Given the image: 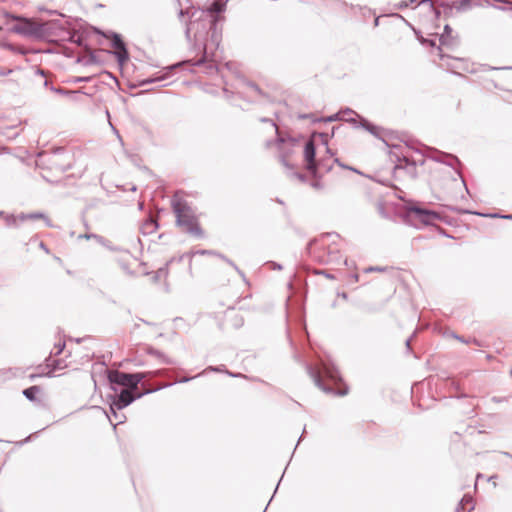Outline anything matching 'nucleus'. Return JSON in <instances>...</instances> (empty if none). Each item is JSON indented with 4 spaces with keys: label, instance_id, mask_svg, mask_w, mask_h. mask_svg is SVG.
<instances>
[{
    "label": "nucleus",
    "instance_id": "nucleus-1",
    "mask_svg": "<svg viewBox=\"0 0 512 512\" xmlns=\"http://www.w3.org/2000/svg\"><path fill=\"white\" fill-rule=\"evenodd\" d=\"M171 206L178 226L195 237L200 238L203 236V229L199 224L198 218L194 214L191 206L184 199L182 192H176L173 195Z\"/></svg>",
    "mask_w": 512,
    "mask_h": 512
},
{
    "label": "nucleus",
    "instance_id": "nucleus-2",
    "mask_svg": "<svg viewBox=\"0 0 512 512\" xmlns=\"http://www.w3.org/2000/svg\"><path fill=\"white\" fill-rule=\"evenodd\" d=\"M143 375L140 373L127 374L124 372L113 371L109 374V380L112 383H116L127 387L126 389H138V384L143 379Z\"/></svg>",
    "mask_w": 512,
    "mask_h": 512
},
{
    "label": "nucleus",
    "instance_id": "nucleus-3",
    "mask_svg": "<svg viewBox=\"0 0 512 512\" xmlns=\"http://www.w3.org/2000/svg\"><path fill=\"white\" fill-rule=\"evenodd\" d=\"M316 148L314 143V138H311L304 146L303 150V163L304 169L307 171L309 175L312 177H316L318 166L315 159Z\"/></svg>",
    "mask_w": 512,
    "mask_h": 512
},
{
    "label": "nucleus",
    "instance_id": "nucleus-4",
    "mask_svg": "<svg viewBox=\"0 0 512 512\" xmlns=\"http://www.w3.org/2000/svg\"><path fill=\"white\" fill-rule=\"evenodd\" d=\"M16 21L13 26L14 32L29 37L40 35L41 27L36 22L25 18H16Z\"/></svg>",
    "mask_w": 512,
    "mask_h": 512
},
{
    "label": "nucleus",
    "instance_id": "nucleus-5",
    "mask_svg": "<svg viewBox=\"0 0 512 512\" xmlns=\"http://www.w3.org/2000/svg\"><path fill=\"white\" fill-rule=\"evenodd\" d=\"M413 213L416 215L418 221L425 225L434 224L437 220L440 219V216L436 212L420 208H415Z\"/></svg>",
    "mask_w": 512,
    "mask_h": 512
},
{
    "label": "nucleus",
    "instance_id": "nucleus-6",
    "mask_svg": "<svg viewBox=\"0 0 512 512\" xmlns=\"http://www.w3.org/2000/svg\"><path fill=\"white\" fill-rule=\"evenodd\" d=\"M133 390L134 389H123L119 394L118 400L114 402V406L117 409H122L132 403L135 399L132 393Z\"/></svg>",
    "mask_w": 512,
    "mask_h": 512
},
{
    "label": "nucleus",
    "instance_id": "nucleus-7",
    "mask_svg": "<svg viewBox=\"0 0 512 512\" xmlns=\"http://www.w3.org/2000/svg\"><path fill=\"white\" fill-rule=\"evenodd\" d=\"M27 220H44L47 223L50 222L49 217L46 214L41 213V212H34V213H28V214L21 213L20 215H18L16 217H12V223H16L17 221L24 222Z\"/></svg>",
    "mask_w": 512,
    "mask_h": 512
},
{
    "label": "nucleus",
    "instance_id": "nucleus-8",
    "mask_svg": "<svg viewBox=\"0 0 512 512\" xmlns=\"http://www.w3.org/2000/svg\"><path fill=\"white\" fill-rule=\"evenodd\" d=\"M113 48L116 50L118 58L120 61L127 60L128 52L125 48L124 42L121 40L119 36H115L112 42Z\"/></svg>",
    "mask_w": 512,
    "mask_h": 512
},
{
    "label": "nucleus",
    "instance_id": "nucleus-9",
    "mask_svg": "<svg viewBox=\"0 0 512 512\" xmlns=\"http://www.w3.org/2000/svg\"><path fill=\"white\" fill-rule=\"evenodd\" d=\"M473 497L470 494H465L458 503L455 512L467 509V512H471L474 509Z\"/></svg>",
    "mask_w": 512,
    "mask_h": 512
},
{
    "label": "nucleus",
    "instance_id": "nucleus-10",
    "mask_svg": "<svg viewBox=\"0 0 512 512\" xmlns=\"http://www.w3.org/2000/svg\"><path fill=\"white\" fill-rule=\"evenodd\" d=\"M42 393L40 386H31L23 391L24 396L30 401H40L39 395Z\"/></svg>",
    "mask_w": 512,
    "mask_h": 512
},
{
    "label": "nucleus",
    "instance_id": "nucleus-11",
    "mask_svg": "<svg viewBox=\"0 0 512 512\" xmlns=\"http://www.w3.org/2000/svg\"><path fill=\"white\" fill-rule=\"evenodd\" d=\"M158 228V224L156 220L153 218H150L144 222L142 225V231L144 234H151L154 233Z\"/></svg>",
    "mask_w": 512,
    "mask_h": 512
},
{
    "label": "nucleus",
    "instance_id": "nucleus-12",
    "mask_svg": "<svg viewBox=\"0 0 512 512\" xmlns=\"http://www.w3.org/2000/svg\"><path fill=\"white\" fill-rule=\"evenodd\" d=\"M317 385H318L321 389H323L324 391H327V392L333 391V389H332V388L327 387L325 384H323V383H322L321 378H318V379H317Z\"/></svg>",
    "mask_w": 512,
    "mask_h": 512
},
{
    "label": "nucleus",
    "instance_id": "nucleus-13",
    "mask_svg": "<svg viewBox=\"0 0 512 512\" xmlns=\"http://www.w3.org/2000/svg\"><path fill=\"white\" fill-rule=\"evenodd\" d=\"M280 484H281V482H277V485H276V487H275V489H274V493H273L272 497L270 498V500H269V502H268V504H267V505H269V504H270V502L272 501V499H273L274 495L277 493V491H278V488H279ZM267 507H268V506H266V507H265V509H264V511H263V512H266Z\"/></svg>",
    "mask_w": 512,
    "mask_h": 512
},
{
    "label": "nucleus",
    "instance_id": "nucleus-14",
    "mask_svg": "<svg viewBox=\"0 0 512 512\" xmlns=\"http://www.w3.org/2000/svg\"><path fill=\"white\" fill-rule=\"evenodd\" d=\"M337 394L345 395V394H347V389H340V388H338Z\"/></svg>",
    "mask_w": 512,
    "mask_h": 512
},
{
    "label": "nucleus",
    "instance_id": "nucleus-15",
    "mask_svg": "<svg viewBox=\"0 0 512 512\" xmlns=\"http://www.w3.org/2000/svg\"><path fill=\"white\" fill-rule=\"evenodd\" d=\"M452 182H453V184H454V185H456V186H459V185H460V183L458 182V180H457V179H453V180H452Z\"/></svg>",
    "mask_w": 512,
    "mask_h": 512
},
{
    "label": "nucleus",
    "instance_id": "nucleus-16",
    "mask_svg": "<svg viewBox=\"0 0 512 512\" xmlns=\"http://www.w3.org/2000/svg\"><path fill=\"white\" fill-rule=\"evenodd\" d=\"M477 485H478V481H475V482H474V489H475V490L477 489Z\"/></svg>",
    "mask_w": 512,
    "mask_h": 512
},
{
    "label": "nucleus",
    "instance_id": "nucleus-17",
    "mask_svg": "<svg viewBox=\"0 0 512 512\" xmlns=\"http://www.w3.org/2000/svg\"><path fill=\"white\" fill-rule=\"evenodd\" d=\"M336 3H339L341 5H345V3L340 2L339 0H336Z\"/></svg>",
    "mask_w": 512,
    "mask_h": 512
},
{
    "label": "nucleus",
    "instance_id": "nucleus-18",
    "mask_svg": "<svg viewBox=\"0 0 512 512\" xmlns=\"http://www.w3.org/2000/svg\"><path fill=\"white\" fill-rule=\"evenodd\" d=\"M497 486V482L493 481V487L495 488Z\"/></svg>",
    "mask_w": 512,
    "mask_h": 512
},
{
    "label": "nucleus",
    "instance_id": "nucleus-19",
    "mask_svg": "<svg viewBox=\"0 0 512 512\" xmlns=\"http://www.w3.org/2000/svg\"><path fill=\"white\" fill-rule=\"evenodd\" d=\"M511 375H512V370H511Z\"/></svg>",
    "mask_w": 512,
    "mask_h": 512
}]
</instances>
